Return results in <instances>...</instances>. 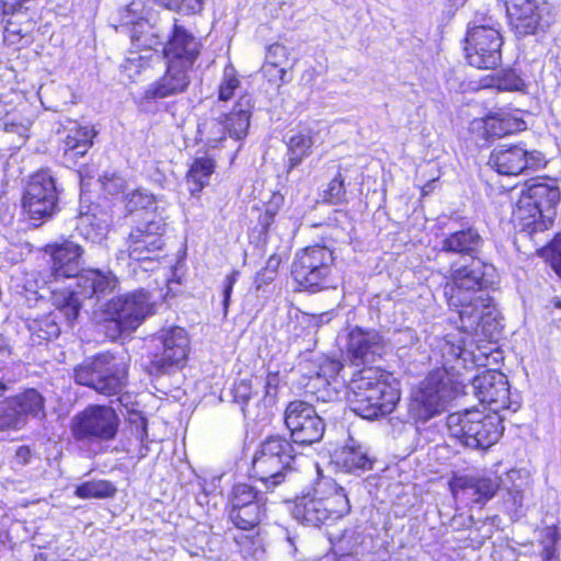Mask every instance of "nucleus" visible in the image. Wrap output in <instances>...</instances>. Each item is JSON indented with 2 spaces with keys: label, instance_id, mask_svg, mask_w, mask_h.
<instances>
[{
  "label": "nucleus",
  "instance_id": "16",
  "mask_svg": "<svg viewBox=\"0 0 561 561\" xmlns=\"http://www.w3.org/2000/svg\"><path fill=\"white\" fill-rule=\"evenodd\" d=\"M503 38L497 27H469L466 37V57L478 69H494L502 59Z\"/></svg>",
  "mask_w": 561,
  "mask_h": 561
},
{
  "label": "nucleus",
  "instance_id": "39",
  "mask_svg": "<svg viewBox=\"0 0 561 561\" xmlns=\"http://www.w3.org/2000/svg\"><path fill=\"white\" fill-rule=\"evenodd\" d=\"M28 330L39 340H51L60 334V325L57 322V314L49 313L41 319H34L28 324Z\"/></svg>",
  "mask_w": 561,
  "mask_h": 561
},
{
  "label": "nucleus",
  "instance_id": "50",
  "mask_svg": "<svg viewBox=\"0 0 561 561\" xmlns=\"http://www.w3.org/2000/svg\"><path fill=\"white\" fill-rule=\"evenodd\" d=\"M262 71L270 82L280 84L288 81L286 79L287 71L285 67L267 65V62H264Z\"/></svg>",
  "mask_w": 561,
  "mask_h": 561
},
{
  "label": "nucleus",
  "instance_id": "7",
  "mask_svg": "<svg viewBox=\"0 0 561 561\" xmlns=\"http://www.w3.org/2000/svg\"><path fill=\"white\" fill-rule=\"evenodd\" d=\"M559 199L558 187L550 186L543 181H536L523 191L513 210L512 220L523 231H543L552 224L551 209Z\"/></svg>",
  "mask_w": 561,
  "mask_h": 561
},
{
  "label": "nucleus",
  "instance_id": "32",
  "mask_svg": "<svg viewBox=\"0 0 561 561\" xmlns=\"http://www.w3.org/2000/svg\"><path fill=\"white\" fill-rule=\"evenodd\" d=\"M313 144L314 133L311 129L300 130L288 139L287 147L289 170L299 165L302 160L311 153Z\"/></svg>",
  "mask_w": 561,
  "mask_h": 561
},
{
  "label": "nucleus",
  "instance_id": "54",
  "mask_svg": "<svg viewBox=\"0 0 561 561\" xmlns=\"http://www.w3.org/2000/svg\"><path fill=\"white\" fill-rule=\"evenodd\" d=\"M91 224V217L89 215H83L80 217L79 219V226H78V229L81 231V233L84 236L85 239H90L91 241H95L98 238H101L102 237V232H98L95 233V236H91L90 233H84L83 232V227L88 226Z\"/></svg>",
  "mask_w": 561,
  "mask_h": 561
},
{
  "label": "nucleus",
  "instance_id": "22",
  "mask_svg": "<svg viewBox=\"0 0 561 561\" xmlns=\"http://www.w3.org/2000/svg\"><path fill=\"white\" fill-rule=\"evenodd\" d=\"M546 3L539 0H506V13L511 26L518 35L534 34L543 26Z\"/></svg>",
  "mask_w": 561,
  "mask_h": 561
},
{
  "label": "nucleus",
  "instance_id": "38",
  "mask_svg": "<svg viewBox=\"0 0 561 561\" xmlns=\"http://www.w3.org/2000/svg\"><path fill=\"white\" fill-rule=\"evenodd\" d=\"M116 486L106 480H92L77 486L75 494L80 499H107L114 496Z\"/></svg>",
  "mask_w": 561,
  "mask_h": 561
},
{
  "label": "nucleus",
  "instance_id": "44",
  "mask_svg": "<svg viewBox=\"0 0 561 561\" xmlns=\"http://www.w3.org/2000/svg\"><path fill=\"white\" fill-rule=\"evenodd\" d=\"M496 87L502 91H524L526 84L515 70H506L499 77Z\"/></svg>",
  "mask_w": 561,
  "mask_h": 561
},
{
  "label": "nucleus",
  "instance_id": "41",
  "mask_svg": "<svg viewBox=\"0 0 561 561\" xmlns=\"http://www.w3.org/2000/svg\"><path fill=\"white\" fill-rule=\"evenodd\" d=\"M156 197L145 190H133L125 195V207L128 213H134L138 209H148L154 205L157 211L158 206L156 205Z\"/></svg>",
  "mask_w": 561,
  "mask_h": 561
},
{
  "label": "nucleus",
  "instance_id": "11",
  "mask_svg": "<svg viewBox=\"0 0 561 561\" xmlns=\"http://www.w3.org/2000/svg\"><path fill=\"white\" fill-rule=\"evenodd\" d=\"M295 459L293 445L284 437L266 438L256 451L253 462V477L262 481L267 489L275 488L284 481Z\"/></svg>",
  "mask_w": 561,
  "mask_h": 561
},
{
  "label": "nucleus",
  "instance_id": "6",
  "mask_svg": "<svg viewBox=\"0 0 561 561\" xmlns=\"http://www.w3.org/2000/svg\"><path fill=\"white\" fill-rule=\"evenodd\" d=\"M447 427L453 437L471 449H488L502 436V417L494 412L467 409L451 413L447 417Z\"/></svg>",
  "mask_w": 561,
  "mask_h": 561
},
{
  "label": "nucleus",
  "instance_id": "51",
  "mask_svg": "<svg viewBox=\"0 0 561 561\" xmlns=\"http://www.w3.org/2000/svg\"><path fill=\"white\" fill-rule=\"evenodd\" d=\"M149 57L140 55L128 57L124 64V69L128 77L134 78V76L140 75Z\"/></svg>",
  "mask_w": 561,
  "mask_h": 561
},
{
  "label": "nucleus",
  "instance_id": "47",
  "mask_svg": "<svg viewBox=\"0 0 561 561\" xmlns=\"http://www.w3.org/2000/svg\"><path fill=\"white\" fill-rule=\"evenodd\" d=\"M288 61V49L286 46L275 43L271 46H268L266 56H265V62L267 65H274L279 67H285V65Z\"/></svg>",
  "mask_w": 561,
  "mask_h": 561
},
{
  "label": "nucleus",
  "instance_id": "46",
  "mask_svg": "<svg viewBox=\"0 0 561 561\" xmlns=\"http://www.w3.org/2000/svg\"><path fill=\"white\" fill-rule=\"evenodd\" d=\"M103 191L112 196L123 193L126 188V181L116 173L104 174L101 180Z\"/></svg>",
  "mask_w": 561,
  "mask_h": 561
},
{
  "label": "nucleus",
  "instance_id": "55",
  "mask_svg": "<svg viewBox=\"0 0 561 561\" xmlns=\"http://www.w3.org/2000/svg\"><path fill=\"white\" fill-rule=\"evenodd\" d=\"M16 461L26 465L31 459V449L27 446H20L15 451Z\"/></svg>",
  "mask_w": 561,
  "mask_h": 561
},
{
  "label": "nucleus",
  "instance_id": "18",
  "mask_svg": "<svg viewBox=\"0 0 561 561\" xmlns=\"http://www.w3.org/2000/svg\"><path fill=\"white\" fill-rule=\"evenodd\" d=\"M284 420L296 444L311 445L323 437L325 428L323 420L306 401L290 402L285 410Z\"/></svg>",
  "mask_w": 561,
  "mask_h": 561
},
{
  "label": "nucleus",
  "instance_id": "27",
  "mask_svg": "<svg viewBox=\"0 0 561 561\" xmlns=\"http://www.w3.org/2000/svg\"><path fill=\"white\" fill-rule=\"evenodd\" d=\"M188 70V68L168 62L165 73L146 88L144 99L153 101L184 92L190 84Z\"/></svg>",
  "mask_w": 561,
  "mask_h": 561
},
{
  "label": "nucleus",
  "instance_id": "17",
  "mask_svg": "<svg viewBox=\"0 0 561 561\" xmlns=\"http://www.w3.org/2000/svg\"><path fill=\"white\" fill-rule=\"evenodd\" d=\"M165 226V218L159 215L135 227L126 240V249L119 251L118 259L127 256L134 261L151 260L164 244Z\"/></svg>",
  "mask_w": 561,
  "mask_h": 561
},
{
  "label": "nucleus",
  "instance_id": "4",
  "mask_svg": "<svg viewBox=\"0 0 561 561\" xmlns=\"http://www.w3.org/2000/svg\"><path fill=\"white\" fill-rule=\"evenodd\" d=\"M45 253L50 256V268L43 277V283L50 290L53 305L71 323L79 314L81 301L76 293H68V287L62 288L59 284L76 278L81 273L80 260L83 250L73 241L64 240L60 243L47 244Z\"/></svg>",
  "mask_w": 561,
  "mask_h": 561
},
{
  "label": "nucleus",
  "instance_id": "14",
  "mask_svg": "<svg viewBox=\"0 0 561 561\" xmlns=\"http://www.w3.org/2000/svg\"><path fill=\"white\" fill-rule=\"evenodd\" d=\"M149 342L151 368L157 373H165L185 363L190 351V337L183 328L176 325L162 328L150 337Z\"/></svg>",
  "mask_w": 561,
  "mask_h": 561
},
{
  "label": "nucleus",
  "instance_id": "62",
  "mask_svg": "<svg viewBox=\"0 0 561 561\" xmlns=\"http://www.w3.org/2000/svg\"><path fill=\"white\" fill-rule=\"evenodd\" d=\"M136 7H138V3L133 2L126 9L127 12L129 11H136Z\"/></svg>",
  "mask_w": 561,
  "mask_h": 561
},
{
  "label": "nucleus",
  "instance_id": "33",
  "mask_svg": "<svg viewBox=\"0 0 561 561\" xmlns=\"http://www.w3.org/2000/svg\"><path fill=\"white\" fill-rule=\"evenodd\" d=\"M214 169L215 163L208 157H201L194 160L186 175L188 190L192 195L198 194L208 185Z\"/></svg>",
  "mask_w": 561,
  "mask_h": 561
},
{
  "label": "nucleus",
  "instance_id": "10",
  "mask_svg": "<svg viewBox=\"0 0 561 561\" xmlns=\"http://www.w3.org/2000/svg\"><path fill=\"white\" fill-rule=\"evenodd\" d=\"M127 369L123 360L108 353L87 358L75 368V380L99 393L114 396L126 385Z\"/></svg>",
  "mask_w": 561,
  "mask_h": 561
},
{
  "label": "nucleus",
  "instance_id": "30",
  "mask_svg": "<svg viewBox=\"0 0 561 561\" xmlns=\"http://www.w3.org/2000/svg\"><path fill=\"white\" fill-rule=\"evenodd\" d=\"M252 107L251 98L249 95H242L237 101L233 108L221 116L227 128V133L231 138L240 140L247 136Z\"/></svg>",
  "mask_w": 561,
  "mask_h": 561
},
{
  "label": "nucleus",
  "instance_id": "60",
  "mask_svg": "<svg viewBox=\"0 0 561 561\" xmlns=\"http://www.w3.org/2000/svg\"><path fill=\"white\" fill-rule=\"evenodd\" d=\"M434 183H435V181H432V182H428L427 184H425L422 188L423 194H427L430 191H432L434 188Z\"/></svg>",
  "mask_w": 561,
  "mask_h": 561
},
{
  "label": "nucleus",
  "instance_id": "19",
  "mask_svg": "<svg viewBox=\"0 0 561 561\" xmlns=\"http://www.w3.org/2000/svg\"><path fill=\"white\" fill-rule=\"evenodd\" d=\"M542 162L543 157L537 150H528L524 145H501L492 150L488 163L501 175L516 176L539 168Z\"/></svg>",
  "mask_w": 561,
  "mask_h": 561
},
{
  "label": "nucleus",
  "instance_id": "25",
  "mask_svg": "<svg viewBox=\"0 0 561 561\" xmlns=\"http://www.w3.org/2000/svg\"><path fill=\"white\" fill-rule=\"evenodd\" d=\"M163 54L168 62L191 69L199 54V45L191 33L175 22Z\"/></svg>",
  "mask_w": 561,
  "mask_h": 561
},
{
  "label": "nucleus",
  "instance_id": "45",
  "mask_svg": "<svg viewBox=\"0 0 561 561\" xmlns=\"http://www.w3.org/2000/svg\"><path fill=\"white\" fill-rule=\"evenodd\" d=\"M160 4L170 10L191 14L202 10L203 0H162Z\"/></svg>",
  "mask_w": 561,
  "mask_h": 561
},
{
  "label": "nucleus",
  "instance_id": "58",
  "mask_svg": "<svg viewBox=\"0 0 561 561\" xmlns=\"http://www.w3.org/2000/svg\"><path fill=\"white\" fill-rule=\"evenodd\" d=\"M553 554H554L553 548H551V547L545 548V552H543L545 559L550 560L553 557Z\"/></svg>",
  "mask_w": 561,
  "mask_h": 561
},
{
  "label": "nucleus",
  "instance_id": "29",
  "mask_svg": "<svg viewBox=\"0 0 561 561\" xmlns=\"http://www.w3.org/2000/svg\"><path fill=\"white\" fill-rule=\"evenodd\" d=\"M95 131L91 126H82L73 123L62 139L60 149L64 152V162L76 164L77 160L83 157L92 147Z\"/></svg>",
  "mask_w": 561,
  "mask_h": 561
},
{
  "label": "nucleus",
  "instance_id": "34",
  "mask_svg": "<svg viewBox=\"0 0 561 561\" xmlns=\"http://www.w3.org/2000/svg\"><path fill=\"white\" fill-rule=\"evenodd\" d=\"M265 512V504H252L240 510H230L229 519L237 528L249 530L261 523Z\"/></svg>",
  "mask_w": 561,
  "mask_h": 561
},
{
  "label": "nucleus",
  "instance_id": "61",
  "mask_svg": "<svg viewBox=\"0 0 561 561\" xmlns=\"http://www.w3.org/2000/svg\"><path fill=\"white\" fill-rule=\"evenodd\" d=\"M8 390L5 382L0 378V397H2Z\"/></svg>",
  "mask_w": 561,
  "mask_h": 561
},
{
  "label": "nucleus",
  "instance_id": "43",
  "mask_svg": "<svg viewBox=\"0 0 561 561\" xmlns=\"http://www.w3.org/2000/svg\"><path fill=\"white\" fill-rule=\"evenodd\" d=\"M239 85H240V81L234 76V70L232 68H226L225 72H224L222 80L219 84V90H218L219 101L226 102V101L230 100L233 96L234 91L239 88Z\"/></svg>",
  "mask_w": 561,
  "mask_h": 561
},
{
  "label": "nucleus",
  "instance_id": "2",
  "mask_svg": "<svg viewBox=\"0 0 561 561\" xmlns=\"http://www.w3.org/2000/svg\"><path fill=\"white\" fill-rule=\"evenodd\" d=\"M483 340L489 344L492 342L481 334V330L466 331L462 324L437 340L433 352L440 356L443 368L430 373L412 390L408 409L411 419L425 423L447 409L448 403L463 389V380L459 379L461 370L488 364L492 345L469 348L472 342Z\"/></svg>",
  "mask_w": 561,
  "mask_h": 561
},
{
  "label": "nucleus",
  "instance_id": "36",
  "mask_svg": "<svg viewBox=\"0 0 561 561\" xmlns=\"http://www.w3.org/2000/svg\"><path fill=\"white\" fill-rule=\"evenodd\" d=\"M197 133L199 141L210 148H216L226 139V135H228L221 116L219 118H209L201 123Z\"/></svg>",
  "mask_w": 561,
  "mask_h": 561
},
{
  "label": "nucleus",
  "instance_id": "13",
  "mask_svg": "<svg viewBox=\"0 0 561 561\" xmlns=\"http://www.w3.org/2000/svg\"><path fill=\"white\" fill-rule=\"evenodd\" d=\"M58 191L56 181L49 170H39L34 173L25 188L22 207L28 220L39 226L49 219L56 211Z\"/></svg>",
  "mask_w": 561,
  "mask_h": 561
},
{
  "label": "nucleus",
  "instance_id": "1",
  "mask_svg": "<svg viewBox=\"0 0 561 561\" xmlns=\"http://www.w3.org/2000/svg\"><path fill=\"white\" fill-rule=\"evenodd\" d=\"M484 240L474 228L453 232L439 241V250L451 254L472 256L470 264L451 273V279L444 287L450 309L458 314L462 329L481 334L488 340L497 337L501 331L499 311L486 291L488 279L493 266L474 256L483 247Z\"/></svg>",
  "mask_w": 561,
  "mask_h": 561
},
{
  "label": "nucleus",
  "instance_id": "28",
  "mask_svg": "<svg viewBox=\"0 0 561 561\" xmlns=\"http://www.w3.org/2000/svg\"><path fill=\"white\" fill-rule=\"evenodd\" d=\"M473 128H483L489 137H504L506 135L524 130L525 121L518 111L497 110L491 112L485 118L474 121Z\"/></svg>",
  "mask_w": 561,
  "mask_h": 561
},
{
  "label": "nucleus",
  "instance_id": "63",
  "mask_svg": "<svg viewBox=\"0 0 561 561\" xmlns=\"http://www.w3.org/2000/svg\"><path fill=\"white\" fill-rule=\"evenodd\" d=\"M129 23L134 24L135 22H134V20H127L126 24H129Z\"/></svg>",
  "mask_w": 561,
  "mask_h": 561
},
{
  "label": "nucleus",
  "instance_id": "21",
  "mask_svg": "<svg viewBox=\"0 0 561 561\" xmlns=\"http://www.w3.org/2000/svg\"><path fill=\"white\" fill-rule=\"evenodd\" d=\"M280 382L278 373H268L263 376H250L240 379L233 389L234 400L242 405L245 416L251 414L250 401L262 397L264 409L273 405L277 396V389Z\"/></svg>",
  "mask_w": 561,
  "mask_h": 561
},
{
  "label": "nucleus",
  "instance_id": "53",
  "mask_svg": "<svg viewBox=\"0 0 561 561\" xmlns=\"http://www.w3.org/2000/svg\"><path fill=\"white\" fill-rule=\"evenodd\" d=\"M274 271L263 270L257 273L254 279V284L257 289H260L263 285L270 284L274 279Z\"/></svg>",
  "mask_w": 561,
  "mask_h": 561
},
{
  "label": "nucleus",
  "instance_id": "49",
  "mask_svg": "<svg viewBox=\"0 0 561 561\" xmlns=\"http://www.w3.org/2000/svg\"><path fill=\"white\" fill-rule=\"evenodd\" d=\"M239 272L232 271L229 275H227L224 279V288H222V307H224V314L227 316L230 297L233 290V286L236 282L238 280Z\"/></svg>",
  "mask_w": 561,
  "mask_h": 561
},
{
  "label": "nucleus",
  "instance_id": "20",
  "mask_svg": "<svg viewBox=\"0 0 561 561\" xmlns=\"http://www.w3.org/2000/svg\"><path fill=\"white\" fill-rule=\"evenodd\" d=\"M471 386L476 398L488 405L490 411L499 414L501 410L510 408V387L503 373L495 369L483 370L472 379Z\"/></svg>",
  "mask_w": 561,
  "mask_h": 561
},
{
  "label": "nucleus",
  "instance_id": "15",
  "mask_svg": "<svg viewBox=\"0 0 561 561\" xmlns=\"http://www.w3.org/2000/svg\"><path fill=\"white\" fill-rule=\"evenodd\" d=\"M119 419L111 407L89 405L71 420V433L77 440L107 442L115 437Z\"/></svg>",
  "mask_w": 561,
  "mask_h": 561
},
{
  "label": "nucleus",
  "instance_id": "23",
  "mask_svg": "<svg viewBox=\"0 0 561 561\" xmlns=\"http://www.w3.org/2000/svg\"><path fill=\"white\" fill-rule=\"evenodd\" d=\"M344 365L333 358H321L316 376L310 378L309 386L316 391L317 398L324 402L334 401L345 387V378L341 375Z\"/></svg>",
  "mask_w": 561,
  "mask_h": 561
},
{
  "label": "nucleus",
  "instance_id": "3",
  "mask_svg": "<svg viewBox=\"0 0 561 561\" xmlns=\"http://www.w3.org/2000/svg\"><path fill=\"white\" fill-rule=\"evenodd\" d=\"M346 399L351 410L363 419H377L391 413L400 400L397 378L377 367H364L347 383Z\"/></svg>",
  "mask_w": 561,
  "mask_h": 561
},
{
  "label": "nucleus",
  "instance_id": "35",
  "mask_svg": "<svg viewBox=\"0 0 561 561\" xmlns=\"http://www.w3.org/2000/svg\"><path fill=\"white\" fill-rule=\"evenodd\" d=\"M10 399L14 401L13 405L18 409L24 423L27 416H36L44 410V398L35 389H27Z\"/></svg>",
  "mask_w": 561,
  "mask_h": 561
},
{
  "label": "nucleus",
  "instance_id": "56",
  "mask_svg": "<svg viewBox=\"0 0 561 561\" xmlns=\"http://www.w3.org/2000/svg\"><path fill=\"white\" fill-rule=\"evenodd\" d=\"M27 129L28 128L25 125H16V124H14L12 122H7L5 123V130L8 133H18L21 136H26Z\"/></svg>",
  "mask_w": 561,
  "mask_h": 561
},
{
  "label": "nucleus",
  "instance_id": "42",
  "mask_svg": "<svg viewBox=\"0 0 561 561\" xmlns=\"http://www.w3.org/2000/svg\"><path fill=\"white\" fill-rule=\"evenodd\" d=\"M323 199L332 205H339L346 199V190L341 174L331 180L328 188L323 192Z\"/></svg>",
  "mask_w": 561,
  "mask_h": 561
},
{
  "label": "nucleus",
  "instance_id": "5",
  "mask_svg": "<svg viewBox=\"0 0 561 561\" xmlns=\"http://www.w3.org/2000/svg\"><path fill=\"white\" fill-rule=\"evenodd\" d=\"M351 504L345 489L333 479L323 477L311 491L296 497L291 514L297 520L319 527L346 516Z\"/></svg>",
  "mask_w": 561,
  "mask_h": 561
},
{
  "label": "nucleus",
  "instance_id": "24",
  "mask_svg": "<svg viewBox=\"0 0 561 561\" xmlns=\"http://www.w3.org/2000/svg\"><path fill=\"white\" fill-rule=\"evenodd\" d=\"M385 348L386 343L382 336L375 330L354 328L348 333L347 355L356 365L375 362L381 357Z\"/></svg>",
  "mask_w": 561,
  "mask_h": 561
},
{
  "label": "nucleus",
  "instance_id": "8",
  "mask_svg": "<svg viewBox=\"0 0 561 561\" xmlns=\"http://www.w3.org/2000/svg\"><path fill=\"white\" fill-rule=\"evenodd\" d=\"M523 485L520 473L517 470L506 472L505 478L497 476L458 477L450 482V489L456 501L467 506L485 504L495 492L503 488L507 490L515 506H522Z\"/></svg>",
  "mask_w": 561,
  "mask_h": 561
},
{
  "label": "nucleus",
  "instance_id": "57",
  "mask_svg": "<svg viewBox=\"0 0 561 561\" xmlns=\"http://www.w3.org/2000/svg\"><path fill=\"white\" fill-rule=\"evenodd\" d=\"M280 260L277 256H271L267 261V266L264 270L274 271V275L276 274V268L279 264Z\"/></svg>",
  "mask_w": 561,
  "mask_h": 561
},
{
  "label": "nucleus",
  "instance_id": "9",
  "mask_svg": "<svg viewBox=\"0 0 561 561\" xmlns=\"http://www.w3.org/2000/svg\"><path fill=\"white\" fill-rule=\"evenodd\" d=\"M333 263V252L328 247H307L296 253L291 275L299 286L311 293L334 288Z\"/></svg>",
  "mask_w": 561,
  "mask_h": 561
},
{
  "label": "nucleus",
  "instance_id": "52",
  "mask_svg": "<svg viewBox=\"0 0 561 561\" xmlns=\"http://www.w3.org/2000/svg\"><path fill=\"white\" fill-rule=\"evenodd\" d=\"M497 27L500 30V24L492 18L485 13H477L473 20L470 22L469 27Z\"/></svg>",
  "mask_w": 561,
  "mask_h": 561
},
{
  "label": "nucleus",
  "instance_id": "40",
  "mask_svg": "<svg viewBox=\"0 0 561 561\" xmlns=\"http://www.w3.org/2000/svg\"><path fill=\"white\" fill-rule=\"evenodd\" d=\"M13 403L10 398L0 402V432L20 430L25 424Z\"/></svg>",
  "mask_w": 561,
  "mask_h": 561
},
{
  "label": "nucleus",
  "instance_id": "31",
  "mask_svg": "<svg viewBox=\"0 0 561 561\" xmlns=\"http://www.w3.org/2000/svg\"><path fill=\"white\" fill-rule=\"evenodd\" d=\"M335 463L342 470L352 472L371 468L373 460L366 449L353 438L335 454Z\"/></svg>",
  "mask_w": 561,
  "mask_h": 561
},
{
  "label": "nucleus",
  "instance_id": "37",
  "mask_svg": "<svg viewBox=\"0 0 561 561\" xmlns=\"http://www.w3.org/2000/svg\"><path fill=\"white\" fill-rule=\"evenodd\" d=\"M229 503L230 510H240L252 504H265V500L252 485L239 483L233 486Z\"/></svg>",
  "mask_w": 561,
  "mask_h": 561
},
{
  "label": "nucleus",
  "instance_id": "26",
  "mask_svg": "<svg viewBox=\"0 0 561 561\" xmlns=\"http://www.w3.org/2000/svg\"><path fill=\"white\" fill-rule=\"evenodd\" d=\"M117 283V277L110 270H82L76 277L77 290H70V287H68V293H76V297L79 300V296L84 298H100L101 296L111 294L116 288Z\"/></svg>",
  "mask_w": 561,
  "mask_h": 561
},
{
  "label": "nucleus",
  "instance_id": "48",
  "mask_svg": "<svg viewBox=\"0 0 561 561\" xmlns=\"http://www.w3.org/2000/svg\"><path fill=\"white\" fill-rule=\"evenodd\" d=\"M547 252L552 268L561 277V234L554 237L550 242Z\"/></svg>",
  "mask_w": 561,
  "mask_h": 561
},
{
  "label": "nucleus",
  "instance_id": "12",
  "mask_svg": "<svg viewBox=\"0 0 561 561\" xmlns=\"http://www.w3.org/2000/svg\"><path fill=\"white\" fill-rule=\"evenodd\" d=\"M106 321L115 327L116 337L122 332L135 331L144 320L153 313V304L148 291L135 290L111 299L104 308Z\"/></svg>",
  "mask_w": 561,
  "mask_h": 561
},
{
  "label": "nucleus",
  "instance_id": "59",
  "mask_svg": "<svg viewBox=\"0 0 561 561\" xmlns=\"http://www.w3.org/2000/svg\"><path fill=\"white\" fill-rule=\"evenodd\" d=\"M9 353V346L3 339H0V354Z\"/></svg>",
  "mask_w": 561,
  "mask_h": 561
}]
</instances>
